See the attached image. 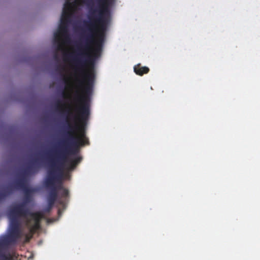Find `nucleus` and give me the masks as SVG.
I'll list each match as a JSON object with an SVG mask.
<instances>
[{"mask_svg":"<svg viewBox=\"0 0 260 260\" xmlns=\"http://www.w3.org/2000/svg\"><path fill=\"white\" fill-rule=\"evenodd\" d=\"M113 1L99 0V9H91L89 16L90 21L84 22L88 33L85 36L84 43L77 46V55L72 58L82 78L85 79L86 75L89 72L94 74V62L101 53L110 19V7Z\"/></svg>","mask_w":260,"mask_h":260,"instance_id":"obj_1","label":"nucleus"},{"mask_svg":"<svg viewBox=\"0 0 260 260\" xmlns=\"http://www.w3.org/2000/svg\"><path fill=\"white\" fill-rule=\"evenodd\" d=\"M94 75L89 72L86 75L85 79L79 81L82 87V94H78L75 99L80 104L78 109V116H75L76 122L74 125L69 124L66 133V139L62 145L55 152L53 158L62 166L68 161L69 155L77 156L81 146L89 144L88 138L86 136L85 126L90 115V97L92 91Z\"/></svg>","mask_w":260,"mask_h":260,"instance_id":"obj_2","label":"nucleus"},{"mask_svg":"<svg viewBox=\"0 0 260 260\" xmlns=\"http://www.w3.org/2000/svg\"><path fill=\"white\" fill-rule=\"evenodd\" d=\"M12 216L11 219L9 232L8 235L4 236L0 239V251H2L5 247L10 244H14L17 241L21 238L22 233L20 228V222L18 217L26 216L14 215L10 213Z\"/></svg>","mask_w":260,"mask_h":260,"instance_id":"obj_3","label":"nucleus"},{"mask_svg":"<svg viewBox=\"0 0 260 260\" xmlns=\"http://www.w3.org/2000/svg\"><path fill=\"white\" fill-rule=\"evenodd\" d=\"M37 160H33L32 164L23 169L19 174V177L13 183L12 185L6 187L4 190L0 192V202L5 199L8 196L12 193L13 189H22L26 186L27 177L36 170V164Z\"/></svg>","mask_w":260,"mask_h":260,"instance_id":"obj_4","label":"nucleus"},{"mask_svg":"<svg viewBox=\"0 0 260 260\" xmlns=\"http://www.w3.org/2000/svg\"><path fill=\"white\" fill-rule=\"evenodd\" d=\"M63 175V166L57 162L54 159L50 160V166L47 177L45 180V185L50 189H56L55 183L60 182Z\"/></svg>","mask_w":260,"mask_h":260,"instance_id":"obj_5","label":"nucleus"},{"mask_svg":"<svg viewBox=\"0 0 260 260\" xmlns=\"http://www.w3.org/2000/svg\"><path fill=\"white\" fill-rule=\"evenodd\" d=\"M74 5V4L71 2V0L66 1L60 19V24L59 26V33L64 38L67 42L70 40L68 27V23L71 21V11Z\"/></svg>","mask_w":260,"mask_h":260,"instance_id":"obj_6","label":"nucleus"},{"mask_svg":"<svg viewBox=\"0 0 260 260\" xmlns=\"http://www.w3.org/2000/svg\"><path fill=\"white\" fill-rule=\"evenodd\" d=\"M31 200V194H24L23 202L13 206L10 209V213L14 215L27 216L29 210L26 207V204L30 202Z\"/></svg>","mask_w":260,"mask_h":260,"instance_id":"obj_7","label":"nucleus"},{"mask_svg":"<svg viewBox=\"0 0 260 260\" xmlns=\"http://www.w3.org/2000/svg\"><path fill=\"white\" fill-rule=\"evenodd\" d=\"M30 215L34 220V223L31 224V220L28 219L26 221V225L29 230L32 233H35L40 228V221L43 218V214L40 212L32 213L29 211V213L27 216Z\"/></svg>","mask_w":260,"mask_h":260,"instance_id":"obj_8","label":"nucleus"},{"mask_svg":"<svg viewBox=\"0 0 260 260\" xmlns=\"http://www.w3.org/2000/svg\"><path fill=\"white\" fill-rule=\"evenodd\" d=\"M58 197V193L56 189H51L49 191L48 197L47 202L48 204L45 210L46 212H49L53 207L55 201Z\"/></svg>","mask_w":260,"mask_h":260,"instance_id":"obj_9","label":"nucleus"},{"mask_svg":"<svg viewBox=\"0 0 260 260\" xmlns=\"http://www.w3.org/2000/svg\"><path fill=\"white\" fill-rule=\"evenodd\" d=\"M82 159V157L80 156H76L72 159H69L67 158L68 161L64 163L63 169L66 166V164L68 162V164L66 166V169L68 171H72L76 168L78 164L81 161Z\"/></svg>","mask_w":260,"mask_h":260,"instance_id":"obj_10","label":"nucleus"},{"mask_svg":"<svg viewBox=\"0 0 260 260\" xmlns=\"http://www.w3.org/2000/svg\"><path fill=\"white\" fill-rule=\"evenodd\" d=\"M134 72L137 75L142 76L147 74L149 71V69L147 67H142L140 64L135 66L134 68Z\"/></svg>","mask_w":260,"mask_h":260,"instance_id":"obj_11","label":"nucleus"},{"mask_svg":"<svg viewBox=\"0 0 260 260\" xmlns=\"http://www.w3.org/2000/svg\"><path fill=\"white\" fill-rule=\"evenodd\" d=\"M69 190L66 188L63 189L60 193V198L58 200V203L62 206H64L66 203V199L69 198Z\"/></svg>","mask_w":260,"mask_h":260,"instance_id":"obj_12","label":"nucleus"},{"mask_svg":"<svg viewBox=\"0 0 260 260\" xmlns=\"http://www.w3.org/2000/svg\"><path fill=\"white\" fill-rule=\"evenodd\" d=\"M0 260H13V257L10 253L5 254L0 251Z\"/></svg>","mask_w":260,"mask_h":260,"instance_id":"obj_13","label":"nucleus"},{"mask_svg":"<svg viewBox=\"0 0 260 260\" xmlns=\"http://www.w3.org/2000/svg\"><path fill=\"white\" fill-rule=\"evenodd\" d=\"M22 189L23 190L24 194H31V193L34 191L33 189L29 188L27 186V185L23 187Z\"/></svg>","mask_w":260,"mask_h":260,"instance_id":"obj_14","label":"nucleus"},{"mask_svg":"<svg viewBox=\"0 0 260 260\" xmlns=\"http://www.w3.org/2000/svg\"><path fill=\"white\" fill-rule=\"evenodd\" d=\"M34 233H32V232H31L30 231H29V233L28 234H26L25 235V242H28L32 238V235L34 234Z\"/></svg>","mask_w":260,"mask_h":260,"instance_id":"obj_15","label":"nucleus"},{"mask_svg":"<svg viewBox=\"0 0 260 260\" xmlns=\"http://www.w3.org/2000/svg\"><path fill=\"white\" fill-rule=\"evenodd\" d=\"M57 183H59V184L57 186L55 185V187H56V188L57 189V192H58V190H62L63 189H64V188L63 187V186H62V183H61V180L60 181V182H57Z\"/></svg>","mask_w":260,"mask_h":260,"instance_id":"obj_16","label":"nucleus"},{"mask_svg":"<svg viewBox=\"0 0 260 260\" xmlns=\"http://www.w3.org/2000/svg\"><path fill=\"white\" fill-rule=\"evenodd\" d=\"M61 102L60 101H58L57 102L56 104V107L57 109H59L60 108V104Z\"/></svg>","mask_w":260,"mask_h":260,"instance_id":"obj_17","label":"nucleus"},{"mask_svg":"<svg viewBox=\"0 0 260 260\" xmlns=\"http://www.w3.org/2000/svg\"><path fill=\"white\" fill-rule=\"evenodd\" d=\"M60 69H61L62 70H64V68L63 67H61V66H58L56 68V70L59 71Z\"/></svg>","mask_w":260,"mask_h":260,"instance_id":"obj_18","label":"nucleus"},{"mask_svg":"<svg viewBox=\"0 0 260 260\" xmlns=\"http://www.w3.org/2000/svg\"><path fill=\"white\" fill-rule=\"evenodd\" d=\"M62 76H63V80H64V82H65V83H66V82H67V78L65 77V76H64V75H63Z\"/></svg>","mask_w":260,"mask_h":260,"instance_id":"obj_19","label":"nucleus"},{"mask_svg":"<svg viewBox=\"0 0 260 260\" xmlns=\"http://www.w3.org/2000/svg\"><path fill=\"white\" fill-rule=\"evenodd\" d=\"M58 36V34L57 33H55V38H56Z\"/></svg>","mask_w":260,"mask_h":260,"instance_id":"obj_20","label":"nucleus"},{"mask_svg":"<svg viewBox=\"0 0 260 260\" xmlns=\"http://www.w3.org/2000/svg\"><path fill=\"white\" fill-rule=\"evenodd\" d=\"M55 58H57V55H55Z\"/></svg>","mask_w":260,"mask_h":260,"instance_id":"obj_21","label":"nucleus"}]
</instances>
